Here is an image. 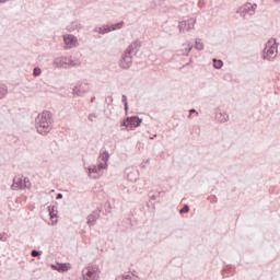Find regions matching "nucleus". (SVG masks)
Returning a JSON list of instances; mask_svg holds the SVG:
<instances>
[{"mask_svg":"<svg viewBox=\"0 0 280 280\" xmlns=\"http://www.w3.org/2000/svg\"><path fill=\"white\" fill-rule=\"evenodd\" d=\"M36 130L39 135H47L51 132L54 126V115L49 110H44L35 119Z\"/></svg>","mask_w":280,"mask_h":280,"instance_id":"nucleus-1","label":"nucleus"},{"mask_svg":"<svg viewBox=\"0 0 280 280\" xmlns=\"http://www.w3.org/2000/svg\"><path fill=\"white\" fill-rule=\"evenodd\" d=\"M141 48V42L136 40L131 45L128 46V48L124 51L121 55V58L119 60V67L120 69L128 70L130 67H132V57L137 56L139 54V49Z\"/></svg>","mask_w":280,"mask_h":280,"instance_id":"nucleus-2","label":"nucleus"},{"mask_svg":"<svg viewBox=\"0 0 280 280\" xmlns=\"http://www.w3.org/2000/svg\"><path fill=\"white\" fill-rule=\"evenodd\" d=\"M98 159L102 161L98 165L93 164L88 167L89 177L94 178L95 180L104 174L102 170L108 167V159H110V154H108V151H104Z\"/></svg>","mask_w":280,"mask_h":280,"instance_id":"nucleus-3","label":"nucleus"},{"mask_svg":"<svg viewBox=\"0 0 280 280\" xmlns=\"http://www.w3.org/2000/svg\"><path fill=\"white\" fill-rule=\"evenodd\" d=\"M279 54V44L277 43V39L271 38L269 39L265 48L262 50V60H268L269 62H272L275 58H277V55Z\"/></svg>","mask_w":280,"mask_h":280,"instance_id":"nucleus-4","label":"nucleus"},{"mask_svg":"<svg viewBox=\"0 0 280 280\" xmlns=\"http://www.w3.org/2000/svg\"><path fill=\"white\" fill-rule=\"evenodd\" d=\"M100 273L97 265L88 266L82 270V280H100Z\"/></svg>","mask_w":280,"mask_h":280,"instance_id":"nucleus-5","label":"nucleus"},{"mask_svg":"<svg viewBox=\"0 0 280 280\" xmlns=\"http://www.w3.org/2000/svg\"><path fill=\"white\" fill-rule=\"evenodd\" d=\"M30 179L27 177H23V175H18L13 178V184L11 185L12 191H19V189H27L30 188Z\"/></svg>","mask_w":280,"mask_h":280,"instance_id":"nucleus-6","label":"nucleus"},{"mask_svg":"<svg viewBox=\"0 0 280 280\" xmlns=\"http://www.w3.org/2000/svg\"><path fill=\"white\" fill-rule=\"evenodd\" d=\"M255 10H257L256 3H246L243 7H240L236 11V14H240L242 19L246 20L248 16H253L255 14Z\"/></svg>","mask_w":280,"mask_h":280,"instance_id":"nucleus-7","label":"nucleus"},{"mask_svg":"<svg viewBox=\"0 0 280 280\" xmlns=\"http://www.w3.org/2000/svg\"><path fill=\"white\" fill-rule=\"evenodd\" d=\"M195 25H196V19L194 18L179 22L178 27H179L180 34H185L186 32H191Z\"/></svg>","mask_w":280,"mask_h":280,"instance_id":"nucleus-8","label":"nucleus"},{"mask_svg":"<svg viewBox=\"0 0 280 280\" xmlns=\"http://www.w3.org/2000/svg\"><path fill=\"white\" fill-rule=\"evenodd\" d=\"M89 91H91L89 83L83 81L73 88L72 93L78 97H82V95H85V93H89Z\"/></svg>","mask_w":280,"mask_h":280,"instance_id":"nucleus-9","label":"nucleus"},{"mask_svg":"<svg viewBox=\"0 0 280 280\" xmlns=\"http://www.w3.org/2000/svg\"><path fill=\"white\" fill-rule=\"evenodd\" d=\"M63 43L66 45L65 49H73V47H78V37L74 35H65Z\"/></svg>","mask_w":280,"mask_h":280,"instance_id":"nucleus-10","label":"nucleus"},{"mask_svg":"<svg viewBox=\"0 0 280 280\" xmlns=\"http://www.w3.org/2000/svg\"><path fill=\"white\" fill-rule=\"evenodd\" d=\"M54 67L57 69H69V58L67 57H57L52 61Z\"/></svg>","mask_w":280,"mask_h":280,"instance_id":"nucleus-11","label":"nucleus"},{"mask_svg":"<svg viewBox=\"0 0 280 280\" xmlns=\"http://www.w3.org/2000/svg\"><path fill=\"white\" fill-rule=\"evenodd\" d=\"M100 213H102V208H97L91 214L88 215V225L95 226L97 220H100Z\"/></svg>","mask_w":280,"mask_h":280,"instance_id":"nucleus-12","label":"nucleus"},{"mask_svg":"<svg viewBox=\"0 0 280 280\" xmlns=\"http://www.w3.org/2000/svg\"><path fill=\"white\" fill-rule=\"evenodd\" d=\"M50 268L57 270V272H68L71 268V264L57 262L56 265H51Z\"/></svg>","mask_w":280,"mask_h":280,"instance_id":"nucleus-13","label":"nucleus"},{"mask_svg":"<svg viewBox=\"0 0 280 280\" xmlns=\"http://www.w3.org/2000/svg\"><path fill=\"white\" fill-rule=\"evenodd\" d=\"M129 130H132V128H139L141 124L143 122V119L139 118V116H131L129 117Z\"/></svg>","mask_w":280,"mask_h":280,"instance_id":"nucleus-14","label":"nucleus"},{"mask_svg":"<svg viewBox=\"0 0 280 280\" xmlns=\"http://www.w3.org/2000/svg\"><path fill=\"white\" fill-rule=\"evenodd\" d=\"M215 120L219 121V124H226V121H229V114L219 112L215 114Z\"/></svg>","mask_w":280,"mask_h":280,"instance_id":"nucleus-15","label":"nucleus"},{"mask_svg":"<svg viewBox=\"0 0 280 280\" xmlns=\"http://www.w3.org/2000/svg\"><path fill=\"white\" fill-rule=\"evenodd\" d=\"M8 97V85L0 83V100Z\"/></svg>","mask_w":280,"mask_h":280,"instance_id":"nucleus-16","label":"nucleus"},{"mask_svg":"<svg viewBox=\"0 0 280 280\" xmlns=\"http://www.w3.org/2000/svg\"><path fill=\"white\" fill-rule=\"evenodd\" d=\"M68 30L69 32H75V30H82V24L79 21H74L68 26Z\"/></svg>","mask_w":280,"mask_h":280,"instance_id":"nucleus-17","label":"nucleus"},{"mask_svg":"<svg viewBox=\"0 0 280 280\" xmlns=\"http://www.w3.org/2000/svg\"><path fill=\"white\" fill-rule=\"evenodd\" d=\"M95 32H97L98 34H108V32H110L109 25H103L98 28H95Z\"/></svg>","mask_w":280,"mask_h":280,"instance_id":"nucleus-18","label":"nucleus"},{"mask_svg":"<svg viewBox=\"0 0 280 280\" xmlns=\"http://www.w3.org/2000/svg\"><path fill=\"white\" fill-rule=\"evenodd\" d=\"M121 27H124V21L109 25V32H115V30H121Z\"/></svg>","mask_w":280,"mask_h":280,"instance_id":"nucleus-19","label":"nucleus"},{"mask_svg":"<svg viewBox=\"0 0 280 280\" xmlns=\"http://www.w3.org/2000/svg\"><path fill=\"white\" fill-rule=\"evenodd\" d=\"M195 49L198 51H202L205 49V44H202V39H196Z\"/></svg>","mask_w":280,"mask_h":280,"instance_id":"nucleus-20","label":"nucleus"},{"mask_svg":"<svg viewBox=\"0 0 280 280\" xmlns=\"http://www.w3.org/2000/svg\"><path fill=\"white\" fill-rule=\"evenodd\" d=\"M213 67L214 69H222V67H224V61L221 59H213Z\"/></svg>","mask_w":280,"mask_h":280,"instance_id":"nucleus-21","label":"nucleus"},{"mask_svg":"<svg viewBox=\"0 0 280 280\" xmlns=\"http://www.w3.org/2000/svg\"><path fill=\"white\" fill-rule=\"evenodd\" d=\"M69 67H80V61L68 58V69Z\"/></svg>","mask_w":280,"mask_h":280,"instance_id":"nucleus-22","label":"nucleus"},{"mask_svg":"<svg viewBox=\"0 0 280 280\" xmlns=\"http://www.w3.org/2000/svg\"><path fill=\"white\" fill-rule=\"evenodd\" d=\"M184 47H186L185 48L186 52H184V56H189V51H191V49H194V45H191V43H188V44H184Z\"/></svg>","mask_w":280,"mask_h":280,"instance_id":"nucleus-23","label":"nucleus"},{"mask_svg":"<svg viewBox=\"0 0 280 280\" xmlns=\"http://www.w3.org/2000/svg\"><path fill=\"white\" fill-rule=\"evenodd\" d=\"M130 125H131V122H130V118H129V117H127V118H126L125 120H122L121 124H120V126L127 128V130H130Z\"/></svg>","mask_w":280,"mask_h":280,"instance_id":"nucleus-24","label":"nucleus"},{"mask_svg":"<svg viewBox=\"0 0 280 280\" xmlns=\"http://www.w3.org/2000/svg\"><path fill=\"white\" fill-rule=\"evenodd\" d=\"M40 73H43L40 68H38V67L34 68V70H33L34 78H38V75H40Z\"/></svg>","mask_w":280,"mask_h":280,"instance_id":"nucleus-25","label":"nucleus"},{"mask_svg":"<svg viewBox=\"0 0 280 280\" xmlns=\"http://www.w3.org/2000/svg\"><path fill=\"white\" fill-rule=\"evenodd\" d=\"M55 209H56V207H54V206L48 207L49 215L51 219L56 218V213H54Z\"/></svg>","mask_w":280,"mask_h":280,"instance_id":"nucleus-26","label":"nucleus"},{"mask_svg":"<svg viewBox=\"0 0 280 280\" xmlns=\"http://www.w3.org/2000/svg\"><path fill=\"white\" fill-rule=\"evenodd\" d=\"M31 255H32V257H40V255H43V252L33 249L31 252Z\"/></svg>","mask_w":280,"mask_h":280,"instance_id":"nucleus-27","label":"nucleus"},{"mask_svg":"<svg viewBox=\"0 0 280 280\" xmlns=\"http://www.w3.org/2000/svg\"><path fill=\"white\" fill-rule=\"evenodd\" d=\"M179 213H189V206L188 205H185L180 210H179Z\"/></svg>","mask_w":280,"mask_h":280,"instance_id":"nucleus-28","label":"nucleus"},{"mask_svg":"<svg viewBox=\"0 0 280 280\" xmlns=\"http://www.w3.org/2000/svg\"><path fill=\"white\" fill-rule=\"evenodd\" d=\"M121 102H122L124 106L126 104H128V96H126V94L122 95Z\"/></svg>","mask_w":280,"mask_h":280,"instance_id":"nucleus-29","label":"nucleus"},{"mask_svg":"<svg viewBox=\"0 0 280 280\" xmlns=\"http://www.w3.org/2000/svg\"><path fill=\"white\" fill-rule=\"evenodd\" d=\"M95 118H97V115H95V114H90L88 117L89 121H93V119H95Z\"/></svg>","mask_w":280,"mask_h":280,"instance_id":"nucleus-30","label":"nucleus"},{"mask_svg":"<svg viewBox=\"0 0 280 280\" xmlns=\"http://www.w3.org/2000/svg\"><path fill=\"white\" fill-rule=\"evenodd\" d=\"M0 242H8V237H5V233L0 234Z\"/></svg>","mask_w":280,"mask_h":280,"instance_id":"nucleus-31","label":"nucleus"},{"mask_svg":"<svg viewBox=\"0 0 280 280\" xmlns=\"http://www.w3.org/2000/svg\"><path fill=\"white\" fill-rule=\"evenodd\" d=\"M132 174H133V173H128V175H127L128 180H137V178H133V179H132Z\"/></svg>","mask_w":280,"mask_h":280,"instance_id":"nucleus-32","label":"nucleus"},{"mask_svg":"<svg viewBox=\"0 0 280 280\" xmlns=\"http://www.w3.org/2000/svg\"><path fill=\"white\" fill-rule=\"evenodd\" d=\"M189 113H190V114H189V117H191V115H194V113H196V115H198V112H196L195 108L190 109Z\"/></svg>","mask_w":280,"mask_h":280,"instance_id":"nucleus-33","label":"nucleus"},{"mask_svg":"<svg viewBox=\"0 0 280 280\" xmlns=\"http://www.w3.org/2000/svg\"><path fill=\"white\" fill-rule=\"evenodd\" d=\"M62 197H63V195H62L61 192H59V194H57L56 199H57V200H62Z\"/></svg>","mask_w":280,"mask_h":280,"instance_id":"nucleus-34","label":"nucleus"},{"mask_svg":"<svg viewBox=\"0 0 280 280\" xmlns=\"http://www.w3.org/2000/svg\"><path fill=\"white\" fill-rule=\"evenodd\" d=\"M124 280H132V277H130L129 275L124 276Z\"/></svg>","mask_w":280,"mask_h":280,"instance_id":"nucleus-35","label":"nucleus"},{"mask_svg":"<svg viewBox=\"0 0 280 280\" xmlns=\"http://www.w3.org/2000/svg\"><path fill=\"white\" fill-rule=\"evenodd\" d=\"M125 106V113L128 115V104L124 105Z\"/></svg>","mask_w":280,"mask_h":280,"instance_id":"nucleus-36","label":"nucleus"},{"mask_svg":"<svg viewBox=\"0 0 280 280\" xmlns=\"http://www.w3.org/2000/svg\"><path fill=\"white\" fill-rule=\"evenodd\" d=\"M115 280H124V276H118Z\"/></svg>","mask_w":280,"mask_h":280,"instance_id":"nucleus-37","label":"nucleus"},{"mask_svg":"<svg viewBox=\"0 0 280 280\" xmlns=\"http://www.w3.org/2000/svg\"><path fill=\"white\" fill-rule=\"evenodd\" d=\"M10 0H0V3H8Z\"/></svg>","mask_w":280,"mask_h":280,"instance_id":"nucleus-38","label":"nucleus"},{"mask_svg":"<svg viewBox=\"0 0 280 280\" xmlns=\"http://www.w3.org/2000/svg\"><path fill=\"white\" fill-rule=\"evenodd\" d=\"M151 200H156V196H155V195H152V196H151Z\"/></svg>","mask_w":280,"mask_h":280,"instance_id":"nucleus-39","label":"nucleus"},{"mask_svg":"<svg viewBox=\"0 0 280 280\" xmlns=\"http://www.w3.org/2000/svg\"><path fill=\"white\" fill-rule=\"evenodd\" d=\"M189 65H191V60H190V62H188V63H186L185 66H183V68L189 67Z\"/></svg>","mask_w":280,"mask_h":280,"instance_id":"nucleus-40","label":"nucleus"},{"mask_svg":"<svg viewBox=\"0 0 280 280\" xmlns=\"http://www.w3.org/2000/svg\"><path fill=\"white\" fill-rule=\"evenodd\" d=\"M91 102H92V103L95 102V96H93V97L91 98Z\"/></svg>","mask_w":280,"mask_h":280,"instance_id":"nucleus-41","label":"nucleus"},{"mask_svg":"<svg viewBox=\"0 0 280 280\" xmlns=\"http://www.w3.org/2000/svg\"><path fill=\"white\" fill-rule=\"evenodd\" d=\"M141 167H142V168H145V164H141Z\"/></svg>","mask_w":280,"mask_h":280,"instance_id":"nucleus-42","label":"nucleus"},{"mask_svg":"<svg viewBox=\"0 0 280 280\" xmlns=\"http://www.w3.org/2000/svg\"><path fill=\"white\" fill-rule=\"evenodd\" d=\"M214 200L217 201V200H218V198H215V197H214Z\"/></svg>","mask_w":280,"mask_h":280,"instance_id":"nucleus-43","label":"nucleus"},{"mask_svg":"<svg viewBox=\"0 0 280 280\" xmlns=\"http://www.w3.org/2000/svg\"><path fill=\"white\" fill-rule=\"evenodd\" d=\"M150 139H154L153 137H151Z\"/></svg>","mask_w":280,"mask_h":280,"instance_id":"nucleus-44","label":"nucleus"}]
</instances>
